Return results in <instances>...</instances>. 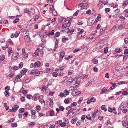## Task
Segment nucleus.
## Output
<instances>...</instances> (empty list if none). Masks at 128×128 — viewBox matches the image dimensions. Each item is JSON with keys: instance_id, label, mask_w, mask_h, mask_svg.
I'll return each instance as SVG.
<instances>
[{"instance_id": "f257e3e1", "label": "nucleus", "mask_w": 128, "mask_h": 128, "mask_svg": "<svg viewBox=\"0 0 128 128\" xmlns=\"http://www.w3.org/2000/svg\"><path fill=\"white\" fill-rule=\"evenodd\" d=\"M65 59L66 60H68L67 63L71 64L72 63V62L74 61V59L72 56L70 57V56H65Z\"/></svg>"}, {"instance_id": "f03ea898", "label": "nucleus", "mask_w": 128, "mask_h": 128, "mask_svg": "<svg viewBox=\"0 0 128 128\" xmlns=\"http://www.w3.org/2000/svg\"><path fill=\"white\" fill-rule=\"evenodd\" d=\"M81 93V92L78 90H75L72 91V96H76L79 95Z\"/></svg>"}, {"instance_id": "7ed1b4c3", "label": "nucleus", "mask_w": 128, "mask_h": 128, "mask_svg": "<svg viewBox=\"0 0 128 128\" xmlns=\"http://www.w3.org/2000/svg\"><path fill=\"white\" fill-rule=\"evenodd\" d=\"M123 64H120V66H118L117 67L118 69L122 70L123 71L125 72L126 71V70H127V69L128 68V66L126 67L122 66H121V65H122Z\"/></svg>"}, {"instance_id": "20e7f679", "label": "nucleus", "mask_w": 128, "mask_h": 128, "mask_svg": "<svg viewBox=\"0 0 128 128\" xmlns=\"http://www.w3.org/2000/svg\"><path fill=\"white\" fill-rule=\"evenodd\" d=\"M94 20L92 18H90L88 19L87 22L89 26H91L93 24V21Z\"/></svg>"}, {"instance_id": "39448f33", "label": "nucleus", "mask_w": 128, "mask_h": 128, "mask_svg": "<svg viewBox=\"0 0 128 128\" xmlns=\"http://www.w3.org/2000/svg\"><path fill=\"white\" fill-rule=\"evenodd\" d=\"M128 104L125 102H123L121 104L120 107V108H126L128 106Z\"/></svg>"}, {"instance_id": "423d86ee", "label": "nucleus", "mask_w": 128, "mask_h": 128, "mask_svg": "<svg viewBox=\"0 0 128 128\" xmlns=\"http://www.w3.org/2000/svg\"><path fill=\"white\" fill-rule=\"evenodd\" d=\"M54 30H53L51 31H50L47 32L46 34L49 36H53L54 34Z\"/></svg>"}, {"instance_id": "0eeeda50", "label": "nucleus", "mask_w": 128, "mask_h": 128, "mask_svg": "<svg viewBox=\"0 0 128 128\" xmlns=\"http://www.w3.org/2000/svg\"><path fill=\"white\" fill-rule=\"evenodd\" d=\"M39 102L42 104L45 103V101L43 99V96L42 95H41L39 96Z\"/></svg>"}, {"instance_id": "6e6552de", "label": "nucleus", "mask_w": 128, "mask_h": 128, "mask_svg": "<svg viewBox=\"0 0 128 128\" xmlns=\"http://www.w3.org/2000/svg\"><path fill=\"white\" fill-rule=\"evenodd\" d=\"M54 40H56L55 41V45L54 49V51L56 50L58 43V40L56 38H54Z\"/></svg>"}, {"instance_id": "1a4fd4ad", "label": "nucleus", "mask_w": 128, "mask_h": 128, "mask_svg": "<svg viewBox=\"0 0 128 128\" xmlns=\"http://www.w3.org/2000/svg\"><path fill=\"white\" fill-rule=\"evenodd\" d=\"M70 20H66L65 22V25L66 27H68L70 25Z\"/></svg>"}, {"instance_id": "9d476101", "label": "nucleus", "mask_w": 128, "mask_h": 128, "mask_svg": "<svg viewBox=\"0 0 128 128\" xmlns=\"http://www.w3.org/2000/svg\"><path fill=\"white\" fill-rule=\"evenodd\" d=\"M64 52H61L60 53V58L59 59L60 61H61L62 60V58L64 57Z\"/></svg>"}, {"instance_id": "9b49d317", "label": "nucleus", "mask_w": 128, "mask_h": 128, "mask_svg": "<svg viewBox=\"0 0 128 128\" xmlns=\"http://www.w3.org/2000/svg\"><path fill=\"white\" fill-rule=\"evenodd\" d=\"M83 8L84 9H86L87 6L88 5V4L86 2V1H83Z\"/></svg>"}, {"instance_id": "f8f14e48", "label": "nucleus", "mask_w": 128, "mask_h": 128, "mask_svg": "<svg viewBox=\"0 0 128 128\" xmlns=\"http://www.w3.org/2000/svg\"><path fill=\"white\" fill-rule=\"evenodd\" d=\"M64 93L65 94V96H67L68 95L70 94V92L68 90L66 89L64 91Z\"/></svg>"}, {"instance_id": "ddd939ff", "label": "nucleus", "mask_w": 128, "mask_h": 128, "mask_svg": "<svg viewBox=\"0 0 128 128\" xmlns=\"http://www.w3.org/2000/svg\"><path fill=\"white\" fill-rule=\"evenodd\" d=\"M24 10V12L26 13L30 14L31 13L30 12L29 10V9L27 8H25Z\"/></svg>"}, {"instance_id": "4468645a", "label": "nucleus", "mask_w": 128, "mask_h": 128, "mask_svg": "<svg viewBox=\"0 0 128 128\" xmlns=\"http://www.w3.org/2000/svg\"><path fill=\"white\" fill-rule=\"evenodd\" d=\"M24 39L26 41L28 42L30 40V38L28 35H27L24 36Z\"/></svg>"}, {"instance_id": "2eb2a0df", "label": "nucleus", "mask_w": 128, "mask_h": 128, "mask_svg": "<svg viewBox=\"0 0 128 128\" xmlns=\"http://www.w3.org/2000/svg\"><path fill=\"white\" fill-rule=\"evenodd\" d=\"M20 79L18 78L17 76H16L15 77L14 79V82H16L18 81H20Z\"/></svg>"}, {"instance_id": "dca6fc26", "label": "nucleus", "mask_w": 128, "mask_h": 128, "mask_svg": "<svg viewBox=\"0 0 128 128\" xmlns=\"http://www.w3.org/2000/svg\"><path fill=\"white\" fill-rule=\"evenodd\" d=\"M107 90L106 89V88L104 87L101 90L100 94H103L104 92H106V91Z\"/></svg>"}, {"instance_id": "f3484780", "label": "nucleus", "mask_w": 128, "mask_h": 128, "mask_svg": "<svg viewBox=\"0 0 128 128\" xmlns=\"http://www.w3.org/2000/svg\"><path fill=\"white\" fill-rule=\"evenodd\" d=\"M19 108L18 106L15 105L14 106V107L12 108L14 110V111H15V112L16 111L18 108Z\"/></svg>"}, {"instance_id": "a211bd4d", "label": "nucleus", "mask_w": 128, "mask_h": 128, "mask_svg": "<svg viewBox=\"0 0 128 128\" xmlns=\"http://www.w3.org/2000/svg\"><path fill=\"white\" fill-rule=\"evenodd\" d=\"M92 61L93 64H97L98 63V60H97L94 59L92 60Z\"/></svg>"}, {"instance_id": "6ab92c4d", "label": "nucleus", "mask_w": 128, "mask_h": 128, "mask_svg": "<svg viewBox=\"0 0 128 128\" xmlns=\"http://www.w3.org/2000/svg\"><path fill=\"white\" fill-rule=\"evenodd\" d=\"M101 109L104 110V111H106L107 110V109L106 108H105V106L104 105H103L101 107Z\"/></svg>"}, {"instance_id": "aec40b11", "label": "nucleus", "mask_w": 128, "mask_h": 128, "mask_svg": "<svg viewBox=\"0 0 128 128\" xmlns=\"http://www.w3.org/2000/svg\"><path fill=\"white\" fill-rule=\"evenodd\" d=\"M36 123L35 122H31L29 123H28V126H29L30 127L32 126H34Z\"/></svg>"}, {"instance_id": "412c9836", "label": "nucleus", "mask_w": 128, "mask_h": 128, "mask_svg": "<svg viewBox=\"0 0 128 128\" xmlns=\"http://www.w3.org/2000/svg\"><path fill=\"white\" fill-rule=\"evenodd\" d=\"M17 56H12V61H14V60H16L17 58Z\"/></svg>"}, {"instance_id": "4be33fe9", "label": "nucleus", "mask_w": 128, "mask_h": 128, "mask_svg": "<svg viewBox=\"0 0 128 128\" xmlns=\"http://www.w3.org/2000/svg\"><path fill=\"white\" fill-rule=\"evenodd\" d=\"M128 4V0H126L124 1V3L122 4V6H125Z\"/></svg>"}, {"instance_id": "5701e85b", "label": "nucleus", "mask_w": 128, "mask_h": 128, "mask_svg": "<svg viewBox=\"0 0 128 128\" xmlns=\"http://www.w3.org/2000/svg\"><path fill=\"white\" fill-rule=\"evenodd\" d=\"M40 64H31L30 67L31 68L32 67H34V68H36V67H38L40 66Z\"/></svg>"}, {"instance_id": "b1692460", "label": "nucleus", "mask_w": 128, "mask_h": 128, "mask_svg": "<svg viewBox=\"0 0 128 128\" xmlns=\"http://www.w3.org/2000/svg\"><path fill=\"white\" fill-rule=\"evenodd\" d=\"M76 118H74L71 120V122L72 124H74L76 122Z\"/></svg>"}, {"instance_id": "393cba45", "label": "nucleus", "mask_w": 128, "mask_h": 128, "mask_svg": "<svg viewBox=\"0 0 128 128\" xmlns=\"http://www.w3.org/2000/svg\"><path fill=\"white\" fill-rule=\"evenodd\" d=\"M36 110L38 112L41 110V107L40 106H37L36 107Z\"/></svg>"}, {"instance_id": "a878e982", "label": "nucleus", "mask_w": 128, "mask_h": 128, "mask_svg": "<svg viewBox=\"0 0 128 128\" xmlns=\"http://www.w3.org/2000/svg\"><path fill=\"white\" fill-rule=\"evenodd\" d=\"M116 26L118 30H121L123 28V26L122 25H116Z\"/></svg>"}, {"instance_id": "bb28decb", "label": "nucleus", "mask_w": 128, "mask_h": 128, "mask_svg": "<svg viewBox=\"0 0 128 128\" xmlns=\"http://www.w3.org/2000/svg\"><path fill=\"white\" fill-rule=\"evenodd\" d=\"M115 51L116 52L118 53H120L121 52L120 49L119 48H116L115 49Z\"/></svg>"}, {"instance_id": "cd10ccee", "label": "nucleus", "mask_w": 128, "mask_h": 128, "mask_svg": "<svg viewBox=\"0 0 128 128\" xmlns=\"http://www.w3.org/2000/svg\"><path fill=\"white\" fill-rule=\"evenodd\" d=\"M38 48L40 49V50H42L43 48V45L42 44H40L38 46Z\"/></svg>"}, {"instance_id": "c85d7f7f", "label": "nucleus", "mask_w": 128, "mask_h": 128, "mask_svg": "<svg viewBox=\"0 0 128 128\" xmlns=\"http://www.w3.org/2000/svg\"><path fill=\"white\" fill-rule=\"evenodd\" d=\"M20 34L19 32L16 31L15 32V36L16 38Z\"/></svg>"}, {"instance_id": "c756f323", "label": "nucleus", "mask_w": 128, "mask_h": 128, "mask_svg": "<svg viewBox=\"0 0 128 128\" xmlns=\"http://www.w3.org/2000/svg\"><path fill=\"white\" fill-rule=\"evenodd\" d=\"M54 114V112L53 110H51L50 112V116H53Z\"/></svg>"}, {"instance_id": "7c9ffc66", "label": "nucleus", "mask_w": 128, "mask_h": 128, "mask_svg": "<svg viewBox=\"0 0 128 128\" xmlns=\"http://www.w3.org/2000/svg\"><path fill=\"white\" fill-rule=\"evenodd\" d=\"M4 94L5 96L7 97L8 96H10L9 94V92L7 91H5L4 92Z\"/></svg>"}, {"instance_id": "2f4dec72", "label": "nucleus", "mask_w": 128, "mask_h": 128, "mask_svg": "<svg viewBox=\"0 0 128 128\" xmlns=\"http://www.w3.org/2000/svg\"><path fill=\"white\" fill-rule=\"evenodd\" d=\"M101 15H100V14H99L98 15V16L96 18L97 19H96V22H97L99 20H98V19L100 18L101 17Z\"/></svg>"}, {"instance_id": "473e14b6", "label": "nucleus", "mask_w": 128, "mask_h": 128, "mask_svg": "<svg viewBox=\"0 0 128 128\" xmlns=\"http://www.w3.org/2000/svg\"><path fill=\"white\" fill-rule=\"evenodd\" d=\"M52 14L55 16H56L57 15V13L56 12L55 10L54 9L53 10Z\"/></svg>"}, {"instance_id": "72a5a7b5", "label": "nucleus", "mask_w": 128, "mask_h": 128, "mask_svg": "<svg viewBox=\"0 0 128 128\" xmlns=\"http://www.w3.org/2000/svg\"><path fill=\"white\" fill-rule=\"evenodd\" d=\"M91 114H92V118H94L96 115V114L95 112H92Z\"/></svg>"}, {"instance_id": "f704fd0d", "label": "nucleus", "mask_w": 128, "mask_h": 128, "mask_svg": "<svg viewBox=\"0 0 128 128\" xmlns=\"http://www.w3.org/2000/svg\"><path fill=\"white\" fill-rule=\"evenodd\" d=\"M8 52L9 54H11L12 52V48L10 47L8 50Z\"/></svg>"}, {"instance_id": "c9c22d12", "label": "nucleus", "mask_w": 128, "mask_h": 128, "mask_svg": "<svg viewBox=\"0 0 128 128\" xmlns=\"http://www.w3.org/2000/svg\"><path fill=\"white\" fill-rule=\"evenodd\" d=\"M53 76L54 77H56L58 76V73L56 72H54L52 74Z\"/></svg>"}, {"instance_id": "e433bc0d", "label": "nucleus", "mask_w": 128, "mask_h": 128, "mask_svg": "<svg viewBox=\"0 0 128 128\" xmlns=\"http://www.w3.org/2000/svg\"><path fill=\"white\" fill-rule=\"evenodd\" d=\"M31 112L32 115H34L36 113V111L34 110H32L31 111Z\"/></svg>"}, {"instance_id": "4c0bfd02", "label": "nucleus", "mask_w": 128, "mask_h": 128, "mask_svg": "<svg viewBox=\"0 0 128 128\" xmlns=\"http://www.w3.org/2000/svg\"><path fill=\"white\" fill-rule=\"evenodd\" d=\"M90 100L92 102H95L96 101V99L95 98L93 97L91 98Z\"/></svg>"}, {"instance_id": "58836bf2", "label": "nucleus", "mask_w": 128, "mask_h": 128, "mask_svg": "<svg viewBox=\"0 0 128 128\" xmlns=\"http://www.w3.org/2000/svg\"><path fill=\"white\" fill-rule=\"evenodd\" d=\"M65 94L64 93L62 92L58 94V96H60L61 98L63 97L64 96H65Z\"/></svg>"}, {"instance_id": "ea45409f", "label": "nucleus", "mask_w": 128, "mask_h": 128, "mask_svg": "<svg viewBox=\"0 0 128 128\" xmlns=\"http://www.w3.org/2000/svg\"><path fill=\"white\" fill-rule=\"evenodd\" d=\"M24 108H21L19 109L18 111L19 113H22L24 112Z\"/></svg>"}, {"instance_id": "a19ab883", "label": "nucleus", "mask_w": 128, "mask_h": 128, "mask_svg": "<svg viewBox=\"0 0 128 128\" xmlns=\"http://www.w3.org/2000/svg\"><path fill=\"white\" fill-rule=\"evenodd\" d=\"M74 30H68L67 32V33L68 34L70 33V34H72L73 33V32H74Z\"/></svg>"}, {"instance_id": "79ce46f5", "label": "nucleus", "mask_w": 128, "mask_h": 128, "mask_svg": "<svg viewBox=\"0 0 128 128\" xmlns=\"http://www.w3.org/2000/svg\"><path fill=\"white\" fill-rule=\"evenodd\" d=\"M59 110L60 111H63L64 110V107L62 106H60L59 107Z\"/></svg>"}, {"instance_id": "37998d69", "label": "nucleus", "mask_w": 128, "mask_h": 128, "mask_svg": "<svg viewBox=\"0 0 128 128\" xmlns=\"http://www.w3.org/2000/svg\"><path fill=\"white\" fill-rule=\"evenodd\" d=\"M76 90L75 88H74V86H70L69 88V90H72L73 91L74 90Z\"/></svg>"}, {"instance_id": "c03bdc74", "label": "nucleus", "mask_w": 128, "mask_h": 128, "mask_svg": "<svg viewBox=\"0 0 128 128\" xmlns=\"http://www.w3.org/2000/svg\"><path fill=\"white\" fill-rule=\"evenodd\" d=\"M73 80H74L72 79V77H70L68 79V82H73Z\"/></svg>"}, {"instance_id": "a18cd8bd", "label": "nucleus", "mask_w": 128, "mask_h": 128, "mask_svg": "<svg viewBox=\"0 0 128 128\" xmlns=\"http://www.w3.org/2000/svg\"><path fill=\"white\" fill-rule=\"evenodd\" d=\"M66 122H63L61 123L60 124V126L62 127L66 125Z\"/></svg>"}, {"instance_id": "49530a36", "label": "nucleus", "mask_w": 128, "mask_h": 128, "mask_svg": "<svg viewBox=\"0 0 128 128\" xmlns=\"http://www.w3.org/2000/svg\"><path fill=\"white\" fill-rule=\"evenodd\" d=\"M72 109L73 108H72V107L70 106L67 107L66 108V110H70Z\"/></svg>"}, {"instance_id": "de8ad7c7", "label": "nucleus", "mask_w": 128, "mask_h": 128, "mask_svg": "<svg viewBox=\"0 0 128 128\" xmlns=\"http://www.w3.org/2000/svg\"><path fill=\"white\" fill-rule=\"evenodd\" d=\"M5 90L6 91H7V90H10V86H6L4 88Z\"/></svg>"}, {"instance_id": "09e8293b", "label": "nucleus", "mask_w": 128, "mask_h": 128, "mask_svg": "<svg viewBox=\"0 0 128 128\" xmlns=\"http://www.w3.org/2000/svg\"><path fill=\"white\" fill-rule=\"evenodd\" d=\"M76 102H74L70 104V106L71 107H73V106H76Z\"/></svg>"}, {"instance_id": "8fccbe9b", "label": "nucleus", "mask_w": 128, "mask_h": 128, "mask_svg": "<svg viewBox=\"0 0 128 128\" xmlns=\"http://www.w3.org/2000/svg\"><path fill=\"white\" fill-rule=\"evenodd\" d=\"M86 118L90 120H91V118L90 117V115L89 114H88L87 116H86Z\"/></svg>"}, {"instance_id": "3c124183", "label": "nucleus", "mask_w": 128, "mask_h": 128, "mask_svg": "<svg viewBox=\"0 0 128 128\" xmlns=\"http://www.w3.org/2000/svg\"><path fill=\"white\" fill-rule=\"evenodd\" d=\"M91 13V11L90 10H88L86 12V14L88 15H90Z\"/></svg>"}, {"instance_id": "603ef678", "label": "nucleus", "mask_w": 128, "mask_h": 128, "mask_svg": "<svg viewBox=\"0 0 128 128\" xmlns=\"http://www.w3.org/2000/svg\"><path fill=\"white\" fill-rule=\"evenodd\" d=\"M5 58V57L3 56H2L0 55V61H3Z\"/></svg>"}, {"instance_id": "864d4df0", "label": "nucleus", "mask_w": 128, "mask_h": 128, "mask_svg": "<svg viewBox=\"0 0 128 128\" xmlns=\"http://www.w3.org/2000/svg\"><path fill=\"white\" fill-rule=\"evenodd\" d=\"M53 104V99H52V100H50L49 103V105L51 106H52Z\"/></svg>"}, {"instance_id": "5fc2aeb1", "label": "nucleus", "mask_w": 128, "mask_h": 128, "mask_svg": "<svg viewBox=\"0 0 128 128\" xmlns=\"http://www.w3.org/2000/svg\"><path fill=\"white\" fill-rule=\"evenodd\" d=\"M60 33L59 32H57L56 33L55 36L56 37H58L60 36Z\"/></svg>"}, {"instance_id": "6e6d98bb", "label": "nucleus", "mask_w": 128, "mask_h": 128, "mask_svg": "<svg viewBox=\"0 0 128 128\" xmlns=\"http://www.w3.org/2000/svg\"><path fill=\"white\" fill-rule=\"evenodd\" d=\"M4 107H5L6 108V110H8V109H9V107L8 106H7L6 105V103H5L4 104Z\"/></svg>"}, {"instance_id": "4d7b16f0", "label": "nucleus", "mask_w": 128, "mask_h": 128, "mask_svg": "<svg viewBox=\"0 0 128 128\" xmlns=\"http://www.w3.org/2000/svg\"><path fill=\"white\" fill-rule=\"evenodd\" d=\"M17 125L16 123H12L11 124V126L13 127H15L17 126Z\"/></svg>"}, {"instance_id": "13d9d810", "label": "nucleus", "mask_w": 128, "mask_h": 128, "mask_svg": "<svg viewBox=\"0 0 128 128\" xmlns=\"http://www.w3.org/2000/svg\"><path fill=\"white\" fill-rule=\"evenodd\" d=\"M108 47H106L104 49V52L105 53H106L108 51Z\"/></svg>"}, {"instance_id": "bf43d9fd", "label": "nucleus", "mask_w": 128, "mask_h": 128, "mask_svg": "<svg viewBox=\"0 0 128 128\" xmlns=\"http://www.w3.org/2000/svg\"><path fill=\"white\" fill-rule=\"evenodd\" d=\"M110 9L108 8H106L105 9V11L106 12V13L109 12L110 11Z\"/></svg>"}, {"instance_id": "052dcab7", "label": "nucleus", "mask_w": 128, "mask_h": 128, "mask_svg": "<svg viewBox=\"0 0 128 128\" xmlns=\"http://www.w3.org/2000/svg\"><path fill=\"white\" fill-rule=\"evenodd\" d=\"M19 19V18H17L15 19V20L13 21V23H15L18 22Z\"/></svg>"}, {"instance_id": "680f3d73", "label": "nucleus", "mask_w": 128, "mask_h": 128, "mask_svg": "<svg viewBox=\"0 0 128 128\" xmlns=\"http://www.w3.org/2000/svg\"><path fill=\"white\" fill-rule=\"evenodd\" d=\"M83 98H79L78 100V104H80L81 103V102L83 100Z\"/></svg>"}, {"instance_id": "e2e57ef3", "label": "nucleus", "mask_w": 128, "mask_h": 128, "mask_svg": "<svg viewBox=\"0 0 128 128\" xmlns=\"http://www.w3.org/2000/svg\"><path fill=\"white\" fill-rule=\"evenodd\" d=\"M64 102L66 104H68L69 102V101L68 98H66L64 100Z\"/></svg>"}, {"instance_id": "0e129e2a", "label": "nucleus", "mask_w": 128, "mask_h": 128, "mask_svg": "<svg viewBox=\"0 0 128 128\" xmlns=\"http://www.w3.org/2000/svg\"><path fill=\"white\" fill-rule=\"evenodd\" d=\"M20 100L22 102H24L25 101V98L23 96H22L20 98Z\"/></svg>"}, {"instance_id": "69168bd1", "label": "nucleus", "mask_w": 128, "mask_h": 128, "mask_svg": "<svg viewBox=\"0 0 128 128\" xmlns=\"http://www.w3.org/2000/svg\"><path fill=\"white\" fill-rule=\"evenodd\" d=\"M68 40V38H64L62 39V41L64 43L66 42V40Z\"/></svg>"}, {"instance_id": "338daca9", "label": "nucleus", "mask_w": 128, "mask_h": 128, "mask_svg": "<svg viewBox=\"0 0 128 128\" xmlns=\"http://www.w3.org/2000/svg\"><path fill=\"white\" fill-rule=\"evenodd\" d=\"M122 94L123 95H126L128 94V92L126 91H124L123 92Z\"/></svg>"}, {"instance_id": "774afa93", "label": "nucleus", "mask_w": 128, "mask_h": 128, "mask_svg": "<svg viewBox=\"0 0 128 128\" xmlns=\"http://www.w3.org/2000/svg\"><path fill=\"white\" fill-rule=\"evenodd\" d=\"M124 41L125 43L126 44L128 42V38H126L124 39Z\"/></svg>"}]
</instances>
